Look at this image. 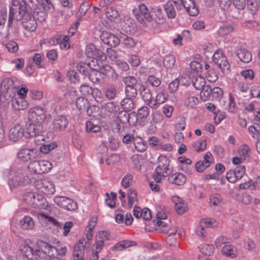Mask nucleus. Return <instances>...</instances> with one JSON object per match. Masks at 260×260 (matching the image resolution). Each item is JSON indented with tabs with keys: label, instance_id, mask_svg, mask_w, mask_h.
Segmentation results:
<instances>
[{
	"label": "nucleus",
	"instance_id": "1",
	"mask_svg": "<svg viewBox=\"0 0 260 260\" xmlns=\"http://www.w3.org/2000/svg\"><path fill=\"white\" fill-rule=\"evenodd\" d=\"M16 2H13L14 7H11L9 10L8 27H11L12 21L14 19L16 21L22 20L25 17L28 18L29 12L27 11V5L25 2L22 1L19 3V6L15 4ZM18 4V2H16Z\"/></svg>",
	"mask_w": 260,
	"mask_h": 260
},
{
	"label": "nucleus",
	"instance_id": "2",
	"mask_svg": "<svg viewBox=\"0 0 260 260\" xmlns=\"http://www.w3.org/2000/svg\"><path fill=\"white\" fill-rule=\"evenodd\" d=\"M30 179L25 174V171L21 168L12 169L10 173L9 184L11 188L24 186L29 183Z\"/></svg>",
	"mask_w": 260,
	"mask_h": 260
},
{
	"label": "nucleus",
	"instance_id": "3",
	"mask_svg": "<svg viewBox=\"0 0 260 260\" xmlns=\"http://www.w3.org/2000/svg\"><path fill=\"white\" fill-rule=\"evenodd\" d=\"M85 54L94 66L99 65V61H104L107 59V55L101 50L98 49L92 44L87 45Z\"/></svg>",
	"mask_w": 260,
	"mask_h": 260
},
{
	"label": "nucleus",
	"instance_id": "4",
	"mask_svg": "<svg viewBox=\"0 0 260 260\" xmlns=\"http://www.w3.org/2000/svg\"><path fill=\"white\" fill-rule=\"evenodd\" d=\"M52 167V164L46 160L31 161L27 166V168L30 172L38 174L47 173L51 170Z\"/></svg>",
	"mask_w": 260,
	"mask_h": 260
},
{
	"label": "nucleus",
	"instance_id": "5",
	"mask_svg": "<svg viewBox=\"0 0 260 260\" xmlns=\"http://www.w3.org/2000/svg\"><path fill=\"white\" fill-rule=\"evenodd\" d=\"M45 242L43 241H39L37 242V248L35 250L28 245L21 246L20 251L21 254L28 259L32 260L38 257H43L44 253L40 248V244Z\"/></svg>",
	"mask_w": 260,
	"mask_h": 260
},
{
	"label": "nucleus",
	"instance_id": "6",
	"mask_svg": "<svg viewBox=\"0 0 260 260\" xmlns=\"http://www.w3.org/2000/svg\"><path fill=\"white\" fill-rule=\"evenodd\" d=\"M133 13L137 20L143 25L146 22H150L152 20V17L147 7L144 4H140L138 8L133 10Z\"/></svg>",
	"mask_w": 260,
	"mask_h": 260
},
{
	"label": "nucleus",
	"instance_id": "7",
	"mask_svg": "<svg viewBox=\"0 0 260 260\" xmlns=\"http://www.w3.org/2000/svg\"><path fill=\"white\" fill-rule=\"evenodd\" d=\"M28 120L42 124L46 118V111L40 107H36L29 109L28 113Z\"/></svg>",
	"mask_w": 260,
	"mask_h": 260
},
{
	"label": "nucleus",
	"instance_id": "8",
	"mask_svg": "<svg viewBox=\"0 0 260 260\" xmlns=\"http://www.w3.org/2000/svg\"><path fill=\"white\" fill-rule=\"evenodd\" d=\"M36 188L45 194H52L55 192L53 183L47 179H40L35 182Z\"/></svg>",
	"mask_w": 260,
	"mask_h": 260
},
{
	"label": "nucleus",
	"instance_id": "9",
	"mask_svg": "<svg viewBox=\"0 0 260 260\" xmlns=\"http://www.w3.org/2000/svg\"><path fill=\"white\" fill-rule=\"evenodd\" d=\"M212 59L213 61L217 65L223 73L229 71L230 65L222 52L220 51L215 52L213 55Z\"/></svg>",
	"mask_w": 260,
	"mask_h": 260
},
{
	"label": "nucleus",
	"instance_id": "10",
	"mask_svg": "<svg viewBox=\"0 0 260 260\" xmlns=\"http://www.w3.org/2000/svg\"><path fill=\"white\" fill-rule=\"evenodd\" d=\"M40 248L44 253L50 257V260H64L58 256V249L47 242H41L40 244Z\"/></svg>",
	"mask_w": 260,
	"mask_h": 260
},
{
	"label": "nucleus",
	"instance_id": "11",
	"mask_svg": "<svg viewBox=\"0 0 260 260\" xmlns=\"http://www.w3.org/2000/svg\"><path fill=\"white\" fill-rule=\"evenodd\" d=\"M134 100V99L125 97L121 101L120 105L121 108L124 110V111L119 112L118 114V118L120 121L123 120L122 119V115L125 117V119L128 120L129 116L127 112L131 111L134 108L135 104Z\"/></svg>",
	"mask_w": 260,
	"mask_h": 260
},
{
	"label": "nucleus",
	"instance_id": "12",
	"mask_svg": "<svg viewBox=\"0 0 260 260\" xmlns=\"http://www.w3.org/2000/svg\"><path fill=\"white\" fill-rule=\"evenodd\" d=\"M54 201L59 206L67 210L74 211L77 209V203L73 200L64 197H56Z\"/></svg>",
	"mask_w": 260,
	"mask_h": 260
},
{
	"label": "nucleus",
	"instance_id": "13",
	"mask_svg": "<svg viewBox=\"0 0 260 260\" xmlns=\"http://www.w3.org/2000/svg\"><path fill=\"white\" fill-rule=\"evenodd\" d=\"M90 247V244L84 239H81L74 247L73 256L74 260H83L85 249Z\"/></svg>",
	"mask_w": 260,
	"mask_h": 260
},
{
	"label": "nucleus",
	"instance_id": "14",
	"mask_svg": "<svg viewBox=\"0 0 260 260\" xmlns=\"http://www.w3.org/2000/svg\"><path fill=\"white\" fill-rule=\"evenodd\" d=\"M43 130V125L41 123L34 122L30 120L25 125L26 137H33L40 135Z\"/></svg>",
	"mask_w": 260,
	"mask_h": 260
},
{
	"label": "nucleus",
	"instance_id": "15",
	"mask_svg": "<svg viewBox=\"0 0 260 260\" xmlns=\"http://www.w3.org/2000/svg\"><path fill=\"white\" fill-rule=\"evenodd\" d=\"M101 41L111 47L117 46L120 43L119 39L111 32L103 31L100 35Z\"/></svg>",
	"mask_w": 260,
	"mask_h": 260
},
{
	"label": "nucleus",
	"instance_id": "16",
	"mask_svg": "<svg viewBox=\"0 0 260 260\" xmlns=\"http://www.w3.org/2000/svg\"><path fill=\"white\" fill-rule=\"evenodd\" d=\"M24 136V129L22 125L16 124L9 131V139L15 142L20 140Z\"/></svg>",
	"mask_w": 260,
	"mask_h": 260
},
{
	"label": "nucleus",
	"instance_id": "17",
	"mask_svg": "<svg viewBox=\"0 0 260 260\" xmlns=\"http://www.w3.org/2000/svg\"><path fill=\"white\" fill-rule=\"evenodd\" d=\"M169 166V160L166 157H161L159 159V164L155 169V172L161 175L164 177L169 176L172 172Z\"/></svg>",
	"mask_w": 260,
	"mask_h": 260
},
{
	"label": "nucleus",
	"instance_id": "18",
	"mask_svg": "<svg viewBox=\"0 0 260 260\" xmlns=\"http://www.w3.org/2000/svg\"><path fill=\"white\" fill-rule=\"evenodd\" d=\"M68 123V120L65 116L58 115L53 120L52 125L54 131L59 132L64 130Z\"/></svg>",
	"mask_w": 260,
	"mask_h": 260
},
{
	"label": "nucleus",
	"instance_id": "19",
	"mask_svg": "<svg viewBox=\"0 0 260 260\" xmlns=\"http://www.w3.org/2000/svg\"><path fill=\"white\" fill-rule=\"evenodd\" d=\"M36 156V150L35 149L23 148L18 153V158L22 161L26 162L35 158Z\"/></svg>",
	"mask_w": 260,
	"mask_h": 260
},
{
	"label": "nucleus",
	"instance_id": "20",
	"mask_svg": "<svg viewBox=\"0 0 260 260\" xmlns=\"http://www.w3.org/2000/svg\"><path fill=\"white\" fill-rule=\"evenodd\" d=\"M182 5L190 16H196L199 10L194 0H180Z\"/></svg>",
	"mask_w": 260,
	"mask_h": 260
},
{
	"label": "nucleus",
	"instance_id": "21",
	"mask_svg": "<svg viewBox=\"0 0 260 260\" xmlns=\"http://www.w3.org/2000/svg\"><path fill=\"white\" fill-rule=\"evenodd\" d=\"M139 91L143 100L150 107L153 101L151 90L146 85L141 84Z\"/></svg>",
	"mask_w": 260,
	"mask_h": 260
},
{
	"label": "nucleus",
	"instance_id": "22",
	"mask_svg": "<svg viewBox=\"0 0 260 260\" xmlns=\"http://www.w3.org/2000/svg\"><path fill=\"white\" fill-rule=\"evenodd\" d=\"M13 83V80L10 79H5L2 82L0 85V101L7 95L11 97L9 90L12 87Z\"/></svg>",
	"mask_w": 260,
	"mask_h": 260
},
{
	"label": "nucleus",
	"instance_id": "23",
	"mask_svg": "<svg viewBox=\"0 0 260 260\" xmlns=\"http://www.w3.org/2000/svg\"><path fill=\"white\" fill-rule=\"evenodd\" d=\"M236 54L240 60L244 63H249L251 61V53L246 48H238L236 51Z\"/></svg>",
	"mask_w": 260,
	"mask_h": 260
},
{
	"label": "nucleus",
	"instance_id": "24",
	"mask_svg": "<svg viewBox=\"0 0 260 260\" xmlns=\"http://www.w3.org/2000/svg\"><path fill=\"white\" fill-rule=\"evenodd\" d=\"M177 4L176 0L168 1L164 5L165 11L167 16L169 19L175 18L176 15V11L175 9V5Z\"/></svg>",
	"mask_w": 260,
	"mask_h": 260
},
{
	"label": "nucleus",
	"instance_id": "25",
	"mask_svg": "<svg viewBox=\"0 0 260 260\" xmlns=\"http://www.w3.org/2000/svg\"><path fill=\"white\" fill-rule=\"evenodd\" d=\"M28 18L25 17L22 20V24L24 28L29 31H34L37 28V22L30 13L28 14Z\"/></svg>",
	"mask_w": 260,
	"mask_h": 260
},
{
	"label": "nucleus",
	"instance_id": "26",
	"mask_svg": "<svg viewBox=\"0 0 260 260\" xmlns=\"http://www.w3.org/2000/svg\"><path fill=\"white\" fill-rule=\"evenodd\" d=\"M12 106L15 111L23 110L28 107L27 102L22 98L12 99Z\"/></svg>",
	"mask_w": 260,
	"mask_h": 260
},
{
	"label": "nucleus",
	"instance_id": "27",
	"mask_svg": "<svg viewBox=\"0 0 260 260\" xmlns=\"http://www.w3.org/2000/svg\"><path fill=\"white\" fill-rule=\"evenodd\" d=\"M168 181L178 185L184 184L186 182V177L181 173H176L169 176Z\"/></svg>",
	"mask_w": 260,
	"mask_h": 260
},
{
	"label": "nucleus",
	"instance_id": "28",
	"mask_svg": "<svg viewBox=\"0 0 260 260\" xmlns=\"http://www.w3.org/2000/svg\"><path fill=\"white\" fill-rule=\"evenodd\" d=\"M105 14L107 18L111 22H115L119 19V13L114 7H107L105 10Z\"/></svg>",
	"mask_w": 260,
	"mask_h": 260
},
{
	"label": "nucleus",
	"instance_id": "29",
	"mask_svg": "<svg viewBox=\"0 0 260 260\" xmlns=\"http://www.w3.org/2000/svg\"><path fill=\"white\" fill-rule=\"evenodd\" d=\"M30 206L37 208H44L46 207V200L42 195L35 193L32 202L30 203Z\"/></svg>",
	"mask_w": 260,
	"mask_h": 260
},
{
	"label": "nucleus",
	"instance_id": "30",
	"mask_svg": "<svg viewBox=\"0 0 260 260\" xmlns=\"http://www.w3.org/2000/svg\"><path fill=\"white\" fill-rule=\"evenodd\" d=\"M19 225L23 230H31L35 226V222L31 217L25 216L22 219L20 220Z\"/></svg>",
	"mask_w": 260,
	"mask_h": 260
},
{
	"label": "nucleus",
	"instance_id": "31",
	"mask_svg": "<svg viewBox=\"0 0 260 260\" xmlns=\"http://www.w3.org/2000/svg\"><path fill=\"white\" fill-rule=\"evenodd\" d=\"M110 236V233L107 231H100L96 237L95 244L97 246L103 247L104 241L108 240Z\"/></svg>",
	"mask_w": 260,
	"mask_h": 260
},
{
	"label": "nucleus",
	"instance_id": "32",
	"mask_svg": "<svg viewBox=\"0 0 260 260\" xmlns=\"http://www.w3.org/2000/svg\"><path fill=\"white\" fill-rule=\"evenodd\" d=\"M135 149L139 152H144L147 148V144L140 137H136L134 140Z\"/></svg>",
	"mask_w": 260,
	"mask_h": 260
},
{
	"label": "nucleus",
	"instance_id": "33",
	"mask_svg": "<svg viewBox=\"0 0 260 260\" xmlns=\"http://www.w3.org/2000/svg\"><path fill=\"white\" fill-rule=\"evenodd\" d=\"M222 253L226 256L235 258L237 256L236 248L231 245H225L221 249Z\"/></svg>",
	"mask_w": 260,
	"mask_h": 260
},
{
	"label": "nucleus",
	"instance_id": "34",
	"mask_svg": "<svg viewBox=\"0 0 260 260\" xmlns=\"http://www.w3.org/2000/svg\"><path fill=\"white\" fill-rule=\"evenodd\" d=\"M136 243L133 241L125 240L118 242L112 249L117 251H121L131 246L135 245Z\"/></svg>",
	"mask_w": 260,
	"mask_h": 260
},
{
	"label": "nucleus",
	"instance_id": "35",
	"mask_svg": "<svg viewBox=\"0 0 260 260\" xmlns=\"http://www.w3.org/2000/svg\"><path fill=\"white\" fill-rule=\"evenodd\" d=\"M89 105V102L86 99L84 98L79 97L76 100L77 108L81 112L85 111V110L88 108Z\"/></svg>",
	"mask_w": 260,
	"mask_h": 260
},
{
	"label": "nucleus",
	"instance_id": "36",
	"mask_svg": "<svg viewBox=\"0 0 260 260\" xmlns=\"http://www.w3.org/2000/svg\"><path fill=\"white\" fill-rule=\"evenodd\" d=\"M154 16L152 17L155 23L161 24L165 22L166 18L161 12L160 8H156L154 9Z\"/></svg>",
	"mask_w": 260,
	"mask_h": 260
},
{
	"label": "nucleus",
	"instance_id": "37",
	"mask_svg": "<svg viewBox=\"0 0 260 260\" xmlns=\"http://www.w3.org/2000/svg\"><path fill=\"white\" fill-rule=\"evenodd\" d=\"M91 62H88V64H86L83 62H81L77 66V70L79 73H82L84 76H88L90 71V69H89V66Z\"/></svg>",
	"mask_w": 260,
	"mask_h": 260
},
{
	"label": "nucleus",
	"instance_id": "38",
	"mask_svg": "<svg viewBox=\"0 0 260 260\" xmlns=\"http://www.w3.org/2000/svg\"><path fill=\"white\" fill-rule=\"evenodd\" d=\"M122 82L125 85V88L136 87L138 82L137 79L133 76L124 77Z\"/></svg>",
	"mask_w": 260,
	"mask_h": 260
},
{
	"label": "nucleus",
	"instance_id": "39",
	"mask_svg": "<svg viewBox=\"0 0 260 260\" xmlns=\"http://www.w3.org/2000/svg\"><path fill=\"white\" fill-rule=\"evenodd\" d=\"M106 195L107 196V198L105 200L106 204L110 208H114L117 199L116 193L111 192L110 195L108 193H106Z\"/></svg>",
	"mask_w": 260,
	"mask_h": 260
},
{
	"label": "nucleus",
	"instance_id": "40",
	"mask_svg": "<svg viewBox=\"0 0 260 260\" xmlns=\"http://www.w3.org/2000/svg\"><path fill=\"white\" fill-rule=\"evenodd\" d=\"M166 101L165 95L162 93L158 94L155 100H153L150 107L153 109H156L158 105H160Z\"/></svg>",
	"mask_w": 260,
	"mask_h": 260
},
{
	"label": "nucleus",
	"instance_id": "41",
	"mask_svg": "<svg viewBox=\"0 0 260 260\" xmlns=\"http://www.w3.org/2000/svg\"><path fill=\"white\" fill-rule=\"evenodd\" d=\"M88 76L90 80L93 82H100L101 78L103 77L101 72L96 70L90 71Z\"/></svg>",
	"mask_w": 260,
	"mask_h": 260
},
{
	"label": "nucleus",
	"instance_id": "42",
	"mask_svg": "<svg viewBox=\"0 0 260 260\" xmlns=\"http://www.w3.org/2000/svg\"><path fill=\"white\" fill-rule=\"evenodd\" d=\"M104 108L107 112L113 114L116 113L119 110L118 106L114 102H110L106 103L105 105Z\"/></svg>",
	"mask_w": 260,
	"mask_h": 260
},
{
	"label": "nucleus",
	"instance_id": "43",
	"mask_svg": "<svg viewBox=\"0 0 260 260\" xmlns=\"http://www.w3.org/2000/svg\"><path fill=\"white\" fill-rule=\"evenodd\" d=\"M234 29L233 26L231 24L223 25L218 30V34L221 36L226 35L232 32Z\"/></svg>",
	"mask_w": 260,
	"mask_h": 260
},
{
	"label": "nucleus",
	"instance_id": "44",
	"mask_svg": "<svg viewBox=\"0 0 260 260\" xmlns=\"http://www.w3.org/2000/svg\"><path fill=\"white\" fill-rule=\"evenodd\" d=\"M175 62V58L173 55H166L164 59V65L167 68L170 69L173 67Z\"/></svg>",
	"mask_w": 260,
	"mask_h": 260
},
{
	"label": "nucleus",
	"instance_id": "45",
	"mask_svg": "<svg viewBox=\"0 0 260 260\" xmlns=\"http://www.w3.org/2000/svg\"><path fill=\"white\" fill-rule=\"evenodd\" d=\"M86 131L89 133H96L100 131L101 127L98 124L93 123L91 121H88L86 123Z\"/></svg>",
	"mask_w": 260,
	"mask_h": 260
},
{
	"label": "nucleus",
	"instance_id": "46",
	"mask_svg": "<svg viewBox=\"0 0 260 260\" xmlns=\"http://www.w3.org/2000/svg\"><path fill=\"white\" fill-rule=\"evenodd\" d=\"M132 161L135 168L138 170H140L142 164V156L138 154H134L132 157Z\"/></svg>",
	"mask_w": 260,
	"mask_h": 260
},
{
	"label": "nucleus",
	"instance_id": "47",
	"mask_svg": "<svg viewBox=\"0 0 260 260\" xmlns=\"http://www.w3.org/2000/svg\"><path fill=\"white\" fill-rule=\"evenodd\" d=\"M93 91V89L88 84H83L80 86V91L83 95H92Z\"/></svg>",
	"mask_w": 260,
	"mask_h": 260
},
{
	"label": "nucleus",
	"instance_id": "48",
	"mask_svg": "<svg viewBox=\"0 0 260 260\" xmlns=\"http://www.w3.org/2000/svg\"><path fill=\"white\" fill-rule=\"evenodd\" d=\"M100 111V107L98 106L91 105L88 106V108L85 110L87 115L89 116L96 117Z\"/></svg>",
	"mask_w": 260,
	"mask_h": 260
},
{
	"label": "nucleus",
	"instance_id": "49",
	"mask_svg": "<svg viewBox=\"0 0 260 260\" xmlns=\"http://www.w3.org/2000/svg\"><path fill=\"white\" fill-rule=\"evenodd\" d=\"M167 218V215L164 211L158 212L156 214V219L153 220L154 225L160 226L164 222L161 220L165 219Z\"/></svg>",
	"mask_w": 260,
	"mask_h": 260
},
{
	"label": "nucleus",
	"instance_id": "50",
	"mask_svg": "<svg viewBox=\"0 0 260 260\" xmlns=\"http://www.w3.org/2000/svg\"><path fill=\"white\" fill-rule=\"evenodd\" d=\"M125 97L135 99L137 94L138 91L136 87H127L124 88Z\"/></svg>",
	"mask_w": 260,
	"mask_h": 260
},
{
	"label": "nucleus",
	"instance_id": "51",
	"mask_svg": "<svg viewBox=\"0 0 260 260\" xmlns=\"http://www.w3.org/2000/svg\"><path fill=\"white\" fill-rule=\"evenodd\" d=\"M200 251L205 255H210L213 253L214 247L212 245L204 244L200 248Z\"/></svg>",
	"mask_w": 260,
	"mask_h": 260
},
{
	"label": "nucleus",
	"instance_id": "52",
	"mask_svg": "<svg viewBox=\"0 0 260 260\" xmlns=\"http://www.w3.org/2000/svg\"><path fill=\"white\" fill-rule=\"evenodd\" d=\"M56 147L57 145H56L55 143H49L42 145L40 147V150L43 153L47 154L51 150H53Z\"/></svg>",
	"mask_w": 260,
	"mask_h": 260
},
{
	"label": "nucleus",
	"instance_id": "53",
	"mask_svg": "<svg viewBox=\"0 0 260 260\" xmlns=\"http://www.w3.org/2000/svg\"><path fill=\"white\" fill-rule=\"evenodd\" d=\"M116 95V89L114 86L107 87L105 90L106 97L109 100L113 99Z\"/></svg>",
	"mask_w": 260,
	"mask_h": 260
},
{
	"label": "nucleus",
	"instance_id": "54",
	"mask_svg": "<svg viewBox=\"0 0 260 260\" xmlns=\"http://www.w3.org/2000/svg\"><path fill=\"white\" fill-rule=\"evenodd\" d=\"M122 39V44H123L127 47H134L136 45V43L134 39L131 37L124 35L121 37Z\"/></svg>",
	"mask_w": 260,
	"mask_h": 260
},
{
	"label": "nucleus",
	"instance_id": "55",
	"mask_svg": "<svg viewBox=\"0 0 260 260\" xmlns=\"http://www.w3.org/2000/svg\"><path fill=\"white\" fill-rule=\"evenodd\" d=\"M150 113V110L148 107L143 106L138 110L137 114L139 118H146Z\"/></svg>",
	"mask_w": 260,
	"mask_h": 260
},
{
	"label": "nucleus",
	"instance_id": "56",
	"mask_svg": "<svg viewBox=\"0 0 260 260\" xmlns=\"http://www.w3.org/2000/svg\"><path fill=\"white\" fill-rule=\"evenodd\" d=\"M148 83L152 86L157 87L161 84V80L153 75H149L147 79Z\"/></svg>",
	"mask_w": 260,
	"mask_h": 260
},
{
	"label": "nucleus",
	"instance_id": "57",
	"mask_svg": "<svg viewBox=\"0 0 260 260\" xmlns=\"http://www.w3.org/2000/svg\"><path fill=\"white\" fill-rule=\"evenodd\" d=\"M42 7L45 11L53 12L54 6L51 0H42Z\"/></svg>",
	"mask_w": 260,
	"mask_h": 260
},
{
	"label": "nucleus",
	"instance_id": "58",
	"mask_svg": "<svg viewBox=\"0 0 260 260\" xmlns=\"http://www.w3.org/2000/svg\"><path fill=\"white\" fill-rule=\"evenodd\" d=\"M198 103V99L194 96H189L185 101V104L189 107H194Z\"/></svg>",
	"mask_w": 260,
	"mask_h": 260
},
{
	"label": "nucleus",
	"instance_id": "59",
	"mask_svg": "<svg viewBox=\"0 0 260 260\" xmlns=\"http://www.w3.org/2000/svg\"><path fill=\"white\" fill-rule=\"evenodd\" d=\"M175 207L177 213L180 215L184 213L188 208L186 204L183 201Z\"/></svg>",
	"mask_w": 260,
	"mask_h": 260
},
{
	"label": "nucleus",
	"instance_id": "60",
	"mask_svg": "<svg viewBox=\"0 0 260 260\" xmlns=\"http://www.w3.org/2000/svg\"><path fill=\"white\" fill-rule=\"evenodd\" d=\"M205 80L201 77L197 78L196 81L193 82V86L198 90L202 89L205 86Z\"/></svg>",
	"mask_w": 260,
	"mask_h": 260
},
{
	"label": "nucleus",
	"instance_id": "61",
	"mask_svg": "<svg viewBox=\"0 0 260 260\" xmlns=\"http://www.w3.org/2000/svg\"><path fill=\"white\" fill-rule=\"evenodd\" d=\"M67 75L70 80L75 83L80 81L79 75L75 70L70 71L68 72Z\"/></svg>",
	"mask_w": 260,
	"mask_h": 260
},
{
	"label": "nucleus",
	"instance_id": "62",
	"mask_svg": "<svg viewBox=\"0 0 260 260\" xmlns=\"http://www.w3.org/2000/svg\"><path fill=\"white\" fill-rule=\"evenodd\" d=\"M133 182V176L131 174H127L121 181L122 185L125 188L128 187Z\"/></svg>",
	"mask_w": 260,
	"mask_h": 260
},
{
	"label": "nucleus",
	"instance_id": "63",
	"mask_svg": "<svg viewBox=\"0 0 260 260\" xmlns=\"http://www.w3.org/2000/svg\"><path fill=\"white\" fill-rule=\"evenodd\" d=\"M250 149L247 145H242L239 150V154L240 156L246 157L249 156Z\"/></svg>",
	"mask_w": 260,
	"mask_h": 260
},
{
	"label": "nucleus",
	"instance_id": "64",
	"mask_svg": "<svg viewBox=\"0 0 260 260\" xmlns=\"http://www.w3.org/2000/svg\"><path fill=\"white\" fill-rule=\"evenodd\" d=\"M186 122L184 118H180L175 125V129L177 131L180 132L185 129Z\"/></svg>",
	"mask_w": 260,
	"mask_h": 260
}]
</instances>
